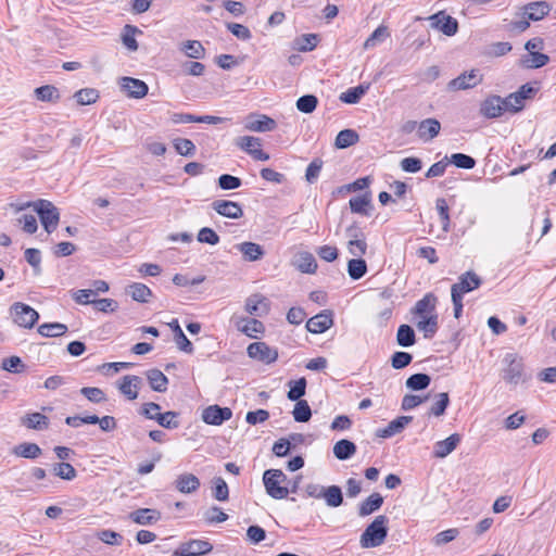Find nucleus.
Returning a JSON list of instances; mask_svg holds the SVG:
<instances>
[{
    "label": "nucleus",
    "mask_w": 556,
    "mask_h": 556,
    "mask_svg": "<svg viewBox=\"0 0 556 556\" xmlns=\"http://www.w3.org/2000/svg\"><path fill=\"white\" fill-rule=\"evenodd\" d=\"M389 519L384 515L377 516L364 530L361 535L359 544L363 548H374L380 546L388 535Z\"/></svg>",
    "instance_id": "1"
},
{
    "label": "nucleus",
    "mask_w": 556,
    "mask_h": 556,
    "mask_svg": "<svg viewBox=\"0 0 556 556\" xmlns=\"http://www.w3.org/2000/svg\"><path fill=\"white\" fill-rule=\"evenodd\" d=\"M34 207L38 214L40 222L48 233H51L58 226L60 220V213L56 206L48 200H37L35 202H27L18 210L26 207Z\"/></svg>",
    "instance_id": "2"
},
{
    "label": "nucleus",
    "mask_w": 556,
    "mask_h": 556,
    "mask_svg": "<svg viewBox=\"0 0 556 556\" xmlns=\"http://www.w3.org/2000/svg\"><path fill=\"white\" fill-rule=\"evenodd\" d=\"M161 406L157 403L149 402L141 406L140 414L147 419L155 420L161 427L166 429H177L179 421L177 420L179 413L168 410L161 413Z\"/></svg>",
    "instance_id": "3"
},
{
    "label": "nucleus",
    "mask_w": 556,
    "mask_h": 556,
    "mask_svg": "<svg viewBox=\"0 0 556 556\" xmlns=\"http://www.w3.org/2000/svg\"><path fill=\"white\" fill-rule=\"evenodd\" d=\"M10 313L14 324L26 329H31L39 319V313L23 302H14L10 306Z\"/></svg>",
    "instance_id": "4"
},
{
    "label": "nucleus",
    "mask_w": 556,
    "mask_h": 556,
    "mask_svg": "<svg viewBox=\"0 0 556 556\" xmlns=\"http://www.w3.org/2000/svg\"><path fill=\"white\" fill-rule=\"evenodd\" d=\"M482 285V279L473 271L468 270L462 274L458 281L451 288V298L463 299L464 294L478 289Z\"/></svg>",
    "instance_id": "5"
},
{
    "label": "nucleus",
    "mask_w": 556,
    "mask_h": 556,
    "mask_svg": "<svg viewBox=\"0 0 556 556\" xmlns=\"http://www.w3.org/2000/svg\"><path fill=\"white\" fill-rule=\"evenodd\" d=\"M504 363L507 367L504 369L503 379L511 384H518L523 381V363L516 354H506Z\"/></svg>",
    "instance_id": "6"
},
{
    "label": "nucleus",
    "mask_w": 556,
    "mask_h": 556,
    "mask_svg": "<svg viewBox=\"0 0 556 556\" xmlns=\"http://www.w3.org/2000/svg\"><path fill=\"white\" fill-rule=\"evenodd\" d=\"M213 545L205 540H190L184 542L174 552V556H202L211 553Z\"/></svg>",
    "instance_id": "7"
},
{
    "label": "nucleus",
    "mask_w": 556,
    "mask_h": 556,
    "mask_svg": "<svg viewBox=\"0 0 556 556\" xmlns=\"http://www.w3.org/2000/svg\"><path fill=\"white\" fill-rule=\"evenodd\" d=\"M428 20L432 28L442 31L445 36H454L458 30L457 20L447 15L444 11L429 16Z\"/></svg>",
    "instance_id": "8"
},
{
    "label": "nucleus",
    "mask_w": 556,
    "mask_h": 556,
    "mask_svg": "<svg viewBox=\"0 0 556 556\" xmlns=\"http://www.w3.org/2000/svg\"><path fill=\"white\" fill-rule=\"evenodd\" d=\"M247 353L249 357L257 359L265 364H271L276 362L278 358L277 349L270 348L265 342L251 343L247 349Z\"/></svg>",
    "instance_id": "9"
},
{
    "label": "nucleus",
    "mask_w": 556,
    "mask_h": 556,
    "mask_svg": "<svg viewBox=\"0 0 556 556\" xmlns=\"http://www.w3.org/2000/svg\"><path fill=\"white\" fill-rule=\"evenodd\" d=\"M142 383L143 380L141 377L126 375L118 380L117 389L127 400L134 401L138 397Z\"/></svg>",
    "instance_id": "10"
},
{
    "label": "nucleus",
    "mask_w": 556,
    "mask_h": 556,
    "mask_svg": "<svg viewBox=\"0 0 556 556\" xmlns=\"http://www.w3.org/2000/svg\"><path fill=\"white\" fill-rule=\"evenodd\" d=\"M275 119L264 114H250L245 118L244 128L249 131L266 132L276 128Z\"/></svg>",
    "instance_id": "11"
},
{
    "label": "nucleus",
    "mask_w": 556,
    "mask_h": 556,
    "mask_svg": "<svg viewBox=\"0 0 556 556\" xmlns=\"http://www.w3.org/2000/svg\"><path fill=\"white\" fill-rule=\"evenodd\" d=\"M119 87L126 92L129 98L141 99L147 96L149 87L148 85L138 78L122 77L119 78Z\"/></svg>",
    "instance_id": "12"
},
{
    "label": "nucleus",
    "mask_w": 556,
    "mask_h": 556,
    "mask_svg": "<svg viewBox=\"0 0 556 556\" xmlns=\"http://www.w3.org/2000/svg\"><path fill=\"white\" fill-rule=\"evenodd\" d=\"M245 311L252 316L263 317L270 311V303L261 293H254L245 300Z\"/></svg>",
    "instance_id": "13"
},
{
    "label": "nucleus",
    "mask_w": 556,
    "mask_h": 556,
    "mask_svg": "<svg viewBox=\"0 0 556 556\" xmlns=\"http://www.w3.org/2000/svg\"><path fill=\"white\" fill-rule=\"evenodd\" d=\"M232 412L228 407H220L218 405H211L202 413V419L207 425L219 426L224 421L230 419Z\"/></svg>",
    "instance_id": "14"
},
{
    "label": "nucleus",
    "mask_w": 556,
    "mask_h": 556,
    "mask_svg": "<svg viewBox=\"0 0 556 556\" xmlns=\"http://www.w3.org/2000/svg\"><path fill=\"white\" fill-rule=\"evenodd\" d=\"M333 325V315L331 311H323L313 316L306 323V329L312 333H323Z\"/></svg>",
    "instance_id": "15"
},
{
    "label": "nucleus",
    "mask_w": 556,
    "mask_h": 556,
    "mask_svg": "<svg viewBox=\"0 0 556 556\" xmlns=\"http://www.w3.org/2000/svg\"><path fill=\"white\" fill-rule=\"evenodd\" d=\"M504 112L506 110L500 96H490L480 105V113L486 118L500 117Z\"/></svg>",
    "instance_id": "16"
},
{
    "label": "nucleus",
    "mask_w": 556,
    "mask_h": 556,
    "mask_svg": "<svg viewBox=\"0 0 556 556\" xmlns=\"http://www.w3.org/2000/svg\"><path fill=\"white\" fill-rule=\"evenodd\" d=\"M213 210L219 215L232 219H238L243 216L242 207L239 203L228 200H215L212 203Z\"/></svg>",
    "instance_id": "17"
},
{
    "label": "nucleus",
    "mask_w": 556,
    "mask_h": 556,
    "mask_svg": "<svg viewBox=\"0 0 556 556\" xmlns=\"http://www.w3.org/2000/svg\"><path fill=\"white\" fill-rule=\"evenodd\" d=\"M270 471L265 470L263 475V482L266 490V493L275 498V500H282L286 498L289 494V489L286 486H282L277 479L273 478Z\"/></svg>",
    "instance_id": "18"
},
{
    "label": "nucleus",
    "mask_w": 556,
    "mask_h": 556,
    "mask_svg": "<svg viewBox=\"0 0 556 556\" xmlns=\"http://www.w3.org/2000/svg\"><path fill=\"white\" fill-rule=\"evenodd\" d=\"M129 519L141 526H150L161 519V513L156 509L139 508L129 514Z\"/></svg>",
    "instance_id": "19"
},
{
    "label": "nucleus",
    "mask_w": 556,
    "mask_h": 556,
    "mask_svg": "<svg viewBox=\"0 0 556 556\" xmlns=\"http://www.w3.org/2000/svg\"><path fill=\"white\" fill-rule=\"evenodd\" d=\"M412 416H401L392 421L386 428L378 429L376 435L379 438H391L397 433H401L405 427L412 422Z\"/></svg>",
    "instance_id": "20"
},
{
    "label": "nucleus",
    "mask_w": 556,
    "mask_h": 556,
    "mask_svg": "<svg viewBox=\"0 0 556 556\" xmlns=\"http://www.w3.org/2000/svg\"><path fill=\"white\" fill-rule=\"evenodd\" d=\"M482 77L478 75L477 71L472 70L469 73H463L450 83V87L455 90H465L476 87L480 84Z\"/></svg>",
    "instance_id": "21"
},
{
    "label": "nucleus",
    "mask_w": 556,
    "mask_h": 556,
    "mask_svg": "<svg viewBox=\"0 0 556 556\" xmlns=\"http://www.w3.org/2000/svg\"><path fill=\"white\" fill-rule=\"evenodd\" d=\"M441 130V124L435 118H426L418 125V137L424 142L431 141L439 135Z\"/></svg>",
    "instance_id": "22"
},
{
    "label": "nucleus",
    "mask_w": 556,
    "mask_h": 556,
    "mask_svg": "<svg viewBox=\"0 0 556 556\" xmlns=\"http://www.w3.org/2000/svg\"><path fill=\"white\" fill-rule=\"evenodd\" d=\"M460 435L458 433H453L446 439L442 441H438L434 444L433 455L437 458H444L450 455L459 444Z\"/></svg>",
    "instance_id": "23"
},
{
    "label": "nucleus",
    "mask_w": 556,
    "mask_h": 556,
    "mask_svg": "<svg viewBox=\"0 0 556 556\" xmlns=\"http://www.w3.org/2000/svg\"><path fill=\"white\" fill-rule=\"evenodd\" d=\"M523 15L530 21H540L551 11L546 1L530 2L522 7Z\"/></svg>",
    "instance_id": "24"
},
{
    "label": "nucleus",
    "mask_w": 556,
    "mask_h": 556,
    "mask_svg": "<svg viewBox=\"0 0 556 556\" xmlns=\"http://www.w3.org/2000/svg\"><path fill=\"white\" fill-rule=\"evenodd\" d=\"M200 485L201 483L199 478L193 473H181L175 480L176 489L184 494L195 492Z\"/></svg>",
    "instance_id": "25"
},
{
    "label": "nucleus",
    "mask_w": 556,
    "mask_h": 556,
    "mask_svg": "<svg viewBox=\"0 0 556 556\" xmlns=\"http://www.w3.org/2000/svg\"><path fill=\"white\" fill-rule=\"evenodd\" d=\"M12 454L16 457L26 459H36L42 454L41 447L33 442H23L12 448Z\"/></svg>",
    "instance_id": "26"
},
{
    "label": "nucleus",
    "mask_w": 556,
    "mask_h": 556,
    "mask_svg": "<svg viewBox=\"0 0 556 556\" xmlns=\"http://www.w3.org/2000/svg\"><path fill=\"white\" fill-rule=\"evenodd\" d=\"M236 248L243 254V258L247 262L258 261L265 254L262 245L250 241L239 243Z\"/></svg>",
    "instance_id": "27"
},
{
    "label": "nucleus",
    "mask_w": 556,
    "mask_h": 556,
    "mask_svg": "<svg viewBox=\"0 0 556 556\" xmlns=\"http://www.w3.org/2000/svg\"><path fill=\"white\" fill-rule=\"evenodd\" d=\"M383 504V497L380 493H371L358 505V516L366 517L378 510Z\"/></svg>",
    "instance_id": "28"
},
{
    "label": "nucleus",
    "mask_w": 556,
    "mask_h": 556,
    "mask_svg": "<svg viewBox=\"0 0 556 556\" xmlns=\"http://www.w3.org/2000/svg\"><path fill=\"white\" fill-rule=\"evenodd\" d=\"M355 453V443L348 439H341L333 445V455L339 460L350 459Z\"/></svg>",
    "instance_id": "29"
},
{
    "label": "nucleus",
    "mask_w": 556,
    "mask_h": 556,
    "mask_svg": "<svg viewBox=\"0 0 556 556\" xmlns=\"http://www.w3.org/2000/svg\"><path fill=\"white\" fill-rule=\"evenodd\" d=\"M146 376L153 391L165 392L167 390L168 379L160 369H150Z\"/></svg>",
    "instance_id": "30"
},
{
    "label": "nucleus",
    "mask_w": 556,
    "mask_h": 556,
    "mask_svg": "<svg viewBox=\"0 0 556 556\" xmlns=\"http://www.w3.org/2000/svg\"><path fill=\"white\" fill-rule=\"evenodd\" d=\"M21 421L22 425L34 430H43L49 426V418L41 413L27 414Z\"/></svg>",
    "instance_id": "31"
},
{
    "label": "nucleus",
    "mask_w": 556,
    "mask_h": 556,
    "mask_svg": "<svg viewBox=\"0 0 556 556\" xmlns=\"http://www.w3.org/2000/svg\"><path fill=\"white\" fill-rule=\"evenodd\" d=\"M37 331L43 338H58L67 332V326L62 323H46L40 325Z\"/></svg>",
    "instance_id": "32"
},
{
    "label": "nucleus",
    "mask_w": 556,
    "mask_h": 556,
    "mask_svg": "<svg viewBox=\"0 0 556 556\" xmlns=\"http://www.w3.org/2000/svg\"><path fill=\"white\" fill-rule=\"evenodd\" d=\"M369 89V85H358L342 92L339 99L348 104H356Z\"/></svg>",
    "instance_id": "33"
},
{
    "label": "nucleus",
    "mask_w": 556,
    "mask_h": 556,
    "mask_svg": "<svg viewBox=\"0 0 556 556\" xmlns=\"http://www.w3.org/2000/svg\"><path fill=\"white\" fill-rule=\"evenodd\" d=\"M431 383V377L427 374L418 372L406 379L405 386L412 391H421L427 389Z\"/></svg>",
    "instance_id": "34"
},
{
    "label": "nucleus",
    "mask_w": 556,
    "mask_h": 556,
    "mask_svg": "<svg viewBox=\"0 0 556 556\" xmlns=\"http://www.w3.org/2000/svg\"><path fill=\"white\" fill-rule=\"evenodd\" d=\"M323 498L329 507H339L343 503L342 490L338 485L325 486Z\"/></svg>",
    "instance_id": "35"
},
{
    "label": "nucleus",
    "mask_w": 556,
    "mask_h": 556,
    "mask_svg": "<svg viewBox=\"0 0 556 556\" xmlns=\"http://www.w3.org/2000/svg\"><path fill=\"white\" fill-rule=\"evenodd\" d=\"M350 208L353 213L362 214L364 216L370 215V197L363 194L350 199Z\"/></svg>",
    "instance_id": "36"
},
{
    "label": "nucleus",
    "mask_w": 556,
    "mask_h": 556,
    "mask_svg": "<svg viewBox=\"0 0 556 556\" xmlns=\"http://www.w3.org/2000/svg\"><path fill=\"white\" fill-rule=\"evenodd\" d=\"M358 140L359 136L355 130L343 129L337 135L334 144L338 149H346L358 142Z\"/></svg>",
    "instance_id": "37"
},
{
    "label": "nucleus",
    "mask_w": 556,
    "mask_h": 556,
    "mask_svg": "<svg viewBox=\"0 0 556 556\" xmlns=\"http://www.w3.org/2000/svg\"><path fill=\"white\" fill-rule=\"evenodd\" d=\"M396 342L400 346L408 348L415 344L416 336L409 325H401L396 333Z\"/></svg>",
    "instance_id": "38"
},
{
    "label": "nucleus",
    "mask_w": 556,
    "mask_h": 556,
    "mask_svg": "<svg viewBox=\"0 0 556 556\" xmlns=\"http://www.w3.org/2000/svg\"><path fill=\"white\" fill-rule=\"evenodd\" d=\"M450 404V396L446 392H441L434 395V403L431 405L428 415L440 417L444 415Z\"/></svg>",
    "instance_id": "39"
},
{
    "label": "nucleus",
    "mask_w": 556,
    "mask_h": 556,
    "mask_svg": "<svg viewBox=\"0 0 556 556\" xmlns=\"http://www.w3.org/2000/svg\"><path fill=\"white\" fill-rule=\"evenodd\" d=\"M128 293L131 295L132 300L146 303L149 301V298L152 296V291L148 286L140 282H134L128 287Z\"/></svg>",
    "instance_id": "40"
},
{
    "label": "nucleus",
    "mask_w": 556,
    "mask_h": 556,
    "mask_svg": "<svg viewBox=\"0 0 556 556\" xmlns=\"http://www.w3.org/2000/svg\"><path fill=\"white\" fill-rule=\"evenodd\" d=\"M367 273V264L362 257H355L348 262V274L351 279L358 280Z\"/></svg>",
    "instance_id": "41"
},
{
    "label": "nucleus",
    "mask_w": 556,
    "mask_h": 556,
    "mask_svg": "<svg viewBox=\"0 0 556 556\" xmlns=\"http://www.w3.org/2000/svg\"><path fill=\"white\" fill-rule=\"evenodd\" d=\"M435 295L427 293L421 300L416 302L413 312L416 315L424 316L426 313H431L435 309Z\"/></svg>",
    "instance_id": "42"
},
{
    "label": "nucleus",
    "mask_w": 556,
    "mask_h": 556,
    "mask_svg": "<svg viewBox=\"0 0 556 556\" xmlns=\"http://www.w3.org/2000/svg\"><path fill=\"white\" fill-rule=\"evenodd\" d=\"M390 36L389 29L384 25H380L377 27L372 34L365 40L364 49H372L377 47L379 43L384 41Z\"/></svg>",
    "instance_id": "43"
},
{
    "label": "nucleus",
    "mask_w": 556,
    "mask_h": 556,
    "mask_svg": "<svg viewBox=\"0 0 556 556\" xmlns=\"http://www.w3.org/2000/svg\"><path fill=\"white\" fill-rule=\"evenodd\" d=\"M36 99L42 102H56L60 99V93L56 87L52 85H45L35 89Z\"/></svg>",
    "instance_id": "44"
},
{
    "label": "nucleus",
    "mask_w": 556,
    "mask_h": 556,
    "mask_svg": "<svg viewBox=\"0 0 556 556\" xmlns=\"http://www.w3.org/2000/svg\"><path fill=\"white\" fill-rule=\"evenodd\" d=\"M235 144L245 153L252 155L257 147L262 146V140L253 136H242L235 139Z\"/></svg>",
    "instance_id": "45"
},
{
    "label": "nucleus",
    "mask_w": 556,
    "mask_h": 556,
    "mask_svg": "<svg viewBox=\"0 0 556 556\" xmlns=\"http://www.w3.org/2000/svg\"><path fill=\"white\" fill-rule=\"evenodd\" d=\"M296 267L302 273L314 274L317 269V263L312 253L303 252L299 254Z\"/></svg>",
    "instance_id": "46"
},
{
    "label": "nucleus",
    "mask_w": 556,
    "mask_h": 556,
    "mask_svg": "<svg viewBox=\"0 0 556 556\" xmlns=\"http://www.w3.org/2000/svg\"><path fill=\"white\" fill-rule=\"evenodd\" d=\"M289 391L287 393V397L290 401H302L301 397L305 394L306 391V379L304 377L298 380L289 381Z\"/></svg>",
    "instance_id": "47"
},
{
    "label": "nucleus",
    "mask_w": 556,
    "mask_h": 556,
    "mask_svg": "<svg viewBox=\"0 0 556 556\" xmlns=\"http://www.w3.org/2000/svg\"><path fill=\"white\" fill-rule=\"evenodd\" d=\"M52 471L56 477L67 481L74 480L77 476L76 469L65 462L53 464Z\"/></svg>",
    "instance_id": "48"
},
{
    "label": "nucleus",
    "mask_w": 556,
    "mask_h": 556,
    "mask_svg": "<svg viewBox=\"0 0 556 556\" xmlns=\"http://www.w3.org/2000/svg\"><path fill=\"white\" fill-rule=\"evenodd\" d=\"M548 62L549 56L539 51L529 53V55L522 60L523 66L527 68H540L545 66Z\"/></svg>",
    "instance_id": "49"
},
{
    "label": "nucleus",
    "mask_w": 556,
    "mask_h": 556,
    "mask_svg": "<svg viewBox=\"0 0 556 556\" xmlns=\"http://www.w3.org/2000/svg\"><path fill=\"white\" fill-rule=\"evenodd\" d=\"M74 98L79 105H89L99 99V92L93 88H84L76 91Z\"/></svg>",
    "instance_id": "50"
},
{
    "label": "nucleus",
    "mask_w": 556,
    "mask_h": 556,
    "mask_svg": "<svg viewBox=\"0 0 556 556\" xmlns=\"http://www.w3.org/2000/svg\"><path fill=\"white\" fill-rule=\"evenodd\" d=\"M238 329L250 338H256V333H263L265 327L262 321L252 318L244 320V325L238 326Z\"/></svg>",
    "instance_id": "51"
},
{
    "label": "nucleus",
    "mask_w": 556,
    "mask_h": 556,
    "mask_svg": "<svg viewBox=\"0 0 556 556\" xmlns=\"http://www.w3.org/2000/svg\"><path fill=\"white\" fill-rule=\"evenodd\" d=\"M318 104V99L314 94H304L296 100V109L305 114L313 113Z\"/></svg>",
    "instance_id": "52"
},
{
    "label": "nucleus",
    "mask_w": 556,
    "mask_h": 556,
    "mask_svg": "<svg viewBox=\"0 0 556 556\" xmlns=\"http://www.w3.org/2000/svg\"><path fill=\"white\" fill-rule=\"evenodd\" d=\"M503 102L505 110L511 113H518L525 108L523 97L519 96L517 91L503 98Z\"/></svg>",
    "instance_id": "53"
},
{
    "label": "nucleus",
    "mask_w": 556,
    "mask_h": 556,
    "mask_svg": "<svg viewBox=\"0 0 556 556\" xmlns=\"http://www.w3.org/2000/svg\"><path fill=\"white\" fill-rule=\"evenodd\" d=\"M182 51L191 59H202L205 55V49L198 40L186 41L182 47Z\"/></svg>",
    "instance_id": "54"
},
{
    "label": "nucleus",
    "mask_w": 556,
    "mask_h": 556,
    "mask_svg": "<svg viewBox=\"0 0 556 556\" xmlns=\"http://www.w3.org/2000/svg\"><path fill=\"white\" fill-rule=\"evenodd\" d=\"M173 144L176 152L182 156H193L195 153V146L190 139L176 138Z\"/></svg>",
    "instance_id": "55"
},
{
    "label": "nucleus",
    "mask_w": 556,
    "mask_h": 556,
    "mask_svg": "<svg viewBox=\"0 0 556 556\" xmlns=\"http://www.w3.org/2000/svg\"><path fill=\"white\" fill-rule=\"evenodd\" d=\"M417 328L425 333V338L431 339L438 330V315H431L417 324Z\"/></svg>",
    "instance_id": "56"
},
{
    "label": "nucleus",
    "mask_w": 556,
    "mask_h": 556,
    "mask_svg": "<svg viewBox=\"0 0 556 556\" xmlns=\"http://www.w3.org/2000/svg\"><path fill=\"white\" fill-rule=\"evenodd\" d=\"M292 414L294 420L298 422H307L312 417V410L306 401L296 402Z\"/></svg>",
    "instance_id": "57"
},
{
    "label": "nucleus",
    "mask_w": 556,
    "mask_h": 556,
    "mask_svg": "<svg viewBox=\"0 0 556 556\" xmlns=\"http://www.w3.org/2000/svg\"><path fill=\"white\" fill-rule=\"evenodd\" d=\"M447 161L454 164L456 167L464 169H471L476 166V160L472 156L464 153H454L447 157Z\"/></svg>",
    "instance_id": "58"
},
{
    "label": "nucleus",
    "mask_w": 556,
    "mask_h": 556,
    "mask_svg": "<svg viewBox=\"0 0 556 556\" xmlns=\"http://www.w3.org/2000/svg\"><path fill=\"white\" fill-rule=\"evenodd\" d=\"M203 519L208 525L220 523L228 519V515L224 513L219 507L212 506L204 511Z\"/></svg>",
    "instance_id": "59"
},
{
    "label": "nucleus",
    "mask_w": 556,
    "mask_h": 556,
    "mask_svg": "<svg viewBox=\"0 0 556 556\" xmlns=\"http://www.w3.org/2000/svg\"><path fill=\"white\" fill-rule=\"evenodd\" d=\"M435 208L439 213V216H440V222H441V225H442V229L444 231H447L448 230V227H450V215H448V205L445 201V199L443 198H440V199H437L435 201Z\"/></svg>",
    "instance_id": "60"
},
{
    "label": "nucleus",
    "mask_w": 556,
    "mask_h": 556,
    "mask_svg": "<svg viewBox=\"0 0 556 556\" xmlns=\"http://www.w3.org/2000/svg\"><path fill=\"white\" fill-rule=\"evenodd\" d=\"M80 393L91 403H101L106 401L105 393L97 387H84Z\"/></svg>",
    "instance_id": "61"
},
{
    "label": "nucleus",
    "mask_w": 556,
    "mask_h": 556,
    "mask_svg": "<svg viewBox=\"0 0 556 556\" xmlns=\"http://www.w3.org/2000/svg\"><path fill=\"white\" fill-rule=\"evenodd\" d=\"M346 248L351 255L362 257L366 254L368 248L366 237L359 238V240L348 241Z\"/></svg>",
    "instance_id": "62"
},
{
    "label": "nucleus",
    "mask_w": 556,
    "mask_h": 556,
    "mask_svg": "<svg viewBox=\"0 0 556 556\" xmlns=\"http://www.w3.org/2000/svg\"><path fill=\"white\" fill-rule=\"evenodd\" d=\"M1 368L10 372H22L25 369V365L18 356H10L2 361Z\"/></svg>",
    "instance_id": "63"
},
{
    "label": "nucleus",
    "mask_w": 556,
    "mask_h": 556,
    "mask_svg": "<svg viewBox=\"0 0 556 556\" xmlns=\"http://www.w3.org/2000/svg\"><path fill=\"white\" fill-rule=\"evenodd\" d=\"M413 361L412 354L397 351L391 357V365L394 369H402L408 366Z\"/></svg>",
    "instance_id": "64"
}]
</instances>
